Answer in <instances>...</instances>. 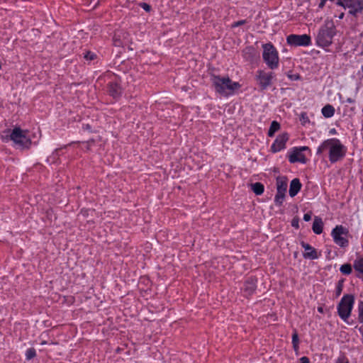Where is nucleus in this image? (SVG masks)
Here are the masks:
<instances>
[{
    "mask_svg": "<svg viewBox=\"0 0 363 363\" xmlns=\"http://www.w3.org/2000/svg\"><path fill=\"white\" fill-rule=\"evenodd\" d=\"M298 344H299L298 335L297 330L296 329H294L293 335H292V345H293V348L296 353H298V350H299Z\"/></svg>",
    "mask_w": 363,
    "mask_h": 363,
    "instance_id": "obj_23",
    "label": "nucleus"
},
{
    "mask_svg": "<svg viewBox=\"0 0 363 363\" xmlns=\"http://www.w3.org/2000/svg\"><path fill=\"white\" fill-rule=\"evenodd\" d=\"M288 140L289 135L286 133L279 135L271 147L272 151L273 152H277L284 149Z\"/></svg>",
    "mask_w": 363,
    "mask_h": 363,
    "instance_id": "obj_10",
    "label": "nucleus"
},
{
    "mask_svg": "<svg viewBox=\"0 0 363 363\" xmlns=\"http://www.w3.org/2000/svg\"><path fill=\"white\" fill-rule=\"evenodd\" d=\"M340 271L343 274L348 275L352 272V267L350 264H345L340 267Z\"/></svg>",
    "mask_w": 363,
    "mask_h": 363,
    "instance_id": "obj_26",
    "label": "nucleus"
},
{
    "mask_svg": "<svg viewBox=\"0 0 363 363\" xmlns=\"http://www.w3.org/2000/svg\"><path fill=\"white\" fill-rule=\"evenodd\" d=\"M359 318H363V301L359 304Z\"/></svg>",
    "mask_w": 363,
    "mask_h": 363,
    "instance_id": "obj_32",
    "label": "nucleus"
},
{
    "mask_svg": "<svg viewBox=\"0 0 363 363\" xmlns=\"http://www.w3.org/2000/svg\"><path fill=\"white\" fill-rule=\"evenodd\" d=\"M343 320L347 324V325H352L354 324V320L353 319H343Z\"/></svg>",
    "mask_w": 363,
    "mask_h": 363,
    "instance_id": "obj_39",
    "label": "nucleus"
},
{
    "mask_svg": "<svg viewBox=\"0 0 363 363\" xmlns=\"http://www.w3.org/2000/svg\"><path fill=\"white\" fill-rule=\"evenodd\" d=\"M108 92L113 97L116 98L121 94L122 90L117 83H111L108 87Z\"/></svg>",
    "mask_w": 363,
    "mask_h": 363,
    "instance_id": "obj_19",
    "label": "nucleus"
},
{
    "mask_svg": "<svg viewBox=\"0 0 363 363\" xmlns=\"http://www.w3.org/2000/svg\"><path fill=\"white\" fill-rule=\"evenodd\" d=\"M354 268L356 271L363 274V255L354 261Z\"/></svg>",
    "mask_w": 363,
    "mask_h": 363,
    "instance_id": "obj_25",
    "label": "nucleus"
},
{
    "mask_svg": "<svg viewBox=\"0 0 363 363\" xmlns=\"http://www.w3.org/2000/svg\"><path fill=\"white\" fill-rule=\"evenodd\" d=\"M286 42L291 46H308L311 44V38L307 34L296 35L291 34L287 36Z\"/></svg>",
    "mask_w": 363,
    "mask_h": 363,
    "instance_id": "obj_8",
    "label": "nucleus"
},
{
    "mask_svg": "<svg viewBox=\"0 0 363 363\" xmlns=\"http://www.w3.org/2000/svg\"><path fill=\"white\" fill-rule=\"evenodd\" d=\"M262 57L267 66L272 69H276L279 66L278 52L272 43H266L262 45Z\"/></svg>",
    "mask_w": 363,
    "mask_h": 363,
    "instance_id": "obj_4",
    "label": "nucleus"
},
{
    "mask_svg": "<svg viewBox=\"0 0 363 363\" xmlns=\"http://www.w3.org/2000/svg\"><path fill=\"white\" fill-rule=\"evenodd\" d=\"M343 17H344V13H342L341 14H340V16H339V18H340V19H342V18H343Z\"/></svg>",
    "mask_w": 363,
    "mask_h": 363,
    "instance_id": "obj_43",
    "label": "nucleus"
},
{
    "mask_svg": "<svg viewBox=\"0 0 363 363\" xmlns=\"http://www.w3.org/2000/svg\"><path fill=\"white\" fill-rule=\"evenodd\" d=\"M142 7L147 11H149L150 10V6L146 3H143Z\"/></svg>",
    "mask_w": 363,
    "mask_h": 363,
    "instance_id": "obj_38",
    "label": "nucleus"
},
{
    "mask_svg": "<svg viewBox=\"0 0 363 363\" xmlns=\"http://www.w3.org/2000/svg\"><path fill=\"white\" fill-rule=\"evenodd\" d=\"M345 3L349 13L353 16L363 11V0H346Z\"/></svg>",
    "mask_w": 363,
    "mask_h": 363,
    "instance_id": "obj_11",
    "label": "nucleus"
},
{
    "mask_svg": "<svg viewBox=\"0 0 363 363\" xmlns=\"http://www.w3.org/2000/svg\"><path fill=\"white\" fill-rule=\"evenodd\" d=\"M347 234V229L342 225H337L331 233L335 243L341 247H345L349 244Z\"/></svg>",
    "mask_w": 363,
    "mask_h": 363,
    "instance_id": "obj_7",
    "label": "nucleus"
},
{
    "mask_svg": "<svg viewBox=\"0 0 363 363\" xmlns=\"http://www.w3.org/2000/svg\"><path fill=\"white\" fill-rule=\"evenodd\" d=\"M325 150L328 151V159L331 163L342 160L347 153V147L335 138L324 140L318 147L316 154L320 155Z\"/></svg>",
    "mask_w": 363,
    "mask_h": 363,
    "instance_id": "obj_1",
    "label": "nucleus"
},
{
    "mask_svg": "<svg viewBox=\"0 0 363 363\" xmlns=\"http://www.w3.org/2000/svg\"><path fill=\"white\" fill-rule=\"evenodd\" d=\"M274 77L273 72H265L262 70L257 72V78L259 80V84L262 89H266L271 85L272 81Z\"/></svg>",
    "mask_w": 363,
    "mask_h": 363,
    "instance_id": "obj_9",
    "label": "nucleus"
},
{
    "mask_svg": "<svg viewBox=\"0 0 363 363\" xmlns=\"http://www.w3.org/2000/svg\"><path fill=\"white\" fill-rule=\"evenodd\" d=\"M129 34L123 30H119L115 33L113 36V44L115 46H122L123 43L128 40Z\"/></svg>",
    "mask_w": 363,
    "mask_h": 363,
    "instance_id": "obj_13",
    "label": "nucleus"
},
{
    "mask_svg": "<svg viewBox=\"0 0 363 363\" xmlns=\"http://www.w3.org/2000/svg\"><path fill=\"white\" fill-rule=\"evenodd\" d=\"M251 189L256 195H261L264 192V185L259 182H256L251 185Z\"/></svg>",
    "mask_w": 363,
    "mask_h": 363,
    "instance_id": "obj_22",
    "label": "nucleus"
},
{
    "mask_svg": "<svg viewBox=\"0 0 363 363\" xmlns=\"http://www.w3.org/2000/svg\"><path fill=\"white\" fill-rule=\"evenodd\" d=\"M336 363H349V361L345 355H341L337 358Z\"/></svg>",
    "mask_w": 363,
    "mask_h": 363,
    "instance_id": "obj_30",
    "label": "nucleus"
},
{
    "mask_svg": "<svg viewBox=\"0 0 363 363\" xmlns=\"http://www.w3.org/2000/svg\"><path fill=\"white\" fill-rule=\"evenodd\" d=\"M301 188V184L298 179H294L290 184L289 195L291 197L295 196Z\"/></svg>",
    "mask_w": 363,
    "mask_h": 363,
    "instance_id": "obj_17",
    "label": "nucleus"
},
{
    "mask_svg": "<svg viewBox=\"0 0 363 363\" xmlns=\"http://www.w3.org/2000/svg\"><path fill=\"white\" fill-rule=\"evenodd\" d=\"M245 23H246L245 20L238 21L237 22H235L233 24V27H238V26H242V25L245 24Z\"/></svg>",
    "mask_w": 363,
    "mask_h": 363,
    "instance_id": "obj_33",
    "label": "nucleus"
},
{
    "mask_svg": "<svg viewBox=\"0 0 363 363\" xmlns=\"http://www.w3.org/2000/svg\"><path fill=\"white\" fill-rule=\"evenodd\" d=\"M280 128V125L278 122L274 121L272 122L269 129L268 130V135L269 137L274 136V133Z\"/></svg>",
    "mask_w": 363,
    "mask_h": 363,
    "instance_id": "obj_24",
    "label": "nucleus"
},
{
    "mask_svg": "<svg viewBox=\"0 0 363 363\" xmlns=\"http://www.w3.org/2000/svg\"><path fill=\"white\" fill-rule=\"evenodd\" d=\"M95 57H96L95 54L93 52H87L84 55V58L86 60H94L95 58Z\"/></svg>",
    "mask_w": 363,
    "mask_h": 363,
    "instance_id": "obj_31",
    "label": "nucleus"
},
{
    "mask_svg": "<svg viewBox=\"0 0 363 363\" xmlns=\"http://www.w3.org/2000/svg\"><path fill=\"white\" fill-rule=\"evenodd\" d=\"M211 81L216 91L223 96L230 95L240 87L238 82H233L228 77L213 75Z\"/></svg>",
    "mask_w": 363,
    "mask_h": 363,
    "instance_id": "obj_2",
    "label": "nucleus"
},
{
    "mask_svg": "<svg viewBox=\"0 0 363 363\" xmlns=\"http://www.w3.org/2000/svg\"><path fill=\"white\" fill-rule=\"evenodd\" d=\"M354 303V297L351 294L344 295L337 306L338 314L340 318H349Z\"/></svg>",
    "mask_w": 363,
    "mask_h": 363,
    "instance_id": "obj_5",
    "label": "nucleus"
},
{
    "mask_svg": "<svg viewBox=\"0 0 363 363\" xmlns=\"http://www.w3.org/2000/svg\"><path fill=\"white\" fill-rule=\"evenodd\" d=\"M346 0H339L337 2V5L338 6H342L344 7L345 9H346V3H345Z\"/></svg>",
    "mask_w": 363,
    "mask_h": 363,
    "instance_id": "obj_35",
    "label": "nucleus"
},
{
    "mask_svg": "<svg viewBox=\"0 0 363 363\" xmlns=\"http://www.w3.org/2000/svg\"><path fill=\"white\" fill-rule=\"evenodd\" d=\"M291 225L293 227H295V228H298V221L297 220H292V223H291Z\"/></svg>",
    "mask_w": 363,
    "mask_h": 363,
    "instance_id": "obj_40",
    "label": "nucleus"
},
{
    "mask_svg": "<svg viewBox=\"0 0 363 363\" xmlns=\"http://www.w3.org/2000/svg\"><path fill=\"white\" fill-rule=\"evenodd\" d=\"M48 320H45V321H43V323L45 324V326H48V325H47V322H48Z\"/></svg>",
    "mask_w": 363,
    "mask_h": 363,
    "instance_id": "obj_46",
    "label": "nucleus"
},
{
    "mask_svg": "<svg viewBox=\"0 0 363 363\" xmlns=\"http://www.w3.org/2000/svg\"><path fill=\"white\" fill-rule=\"evenodd\" d=\"M362 72H363V65L362 66Z\"/></svg>",
    "mask_w": 363,
    "mask_h": 363,
    "instance_id": "obj_48",
    "label": "nucleus"
},
{
    "mask_svg": "<svg viewBox=\"0 0 363 363\" xmlns=\"http://www.w3.org/2000/svg\"><path fill=\"white\" fill-rule=\"evenodd\" d=\"M330 133H335V129L331 130H330Z\"/></svg>",
    "mask_w": 363,
    "mask_h": 363,
    "instance_id": "obj_45",
    "label": "nucleus"
},
{
    "mask_svg": "<svg viewBox=\"0 0 363 363\" xmlns=\"http://www.w3.org/2000/svg\"><path fill=\"white\" fill-rule=\"evenodd\" d=\"M323 223L320 218L315 217L313 223V231L317 235H320L323 232Z\"/></svg>",
    "mask_w": 363,
    "mask_h": 363,
    "instance_id": "obj_18",
    "label": "nucleus"
},
{
    "mask_svg": "<svg viewBox=\"0 0 363 363\" xmlns=\"http://www.w3.org/2000/svg\"><path fill=\"white\" fill-rule=\"evenodd\" d=\"M36 355L35 350L34 348H29L26 352V357L27 359H31Z\"/></svg>",
    "mask_w": 363,
    "mask_h": 363,
    "instance_id": "obj_28",
    "label": "nucleus"
},
{
    "mask_svg": "<svg viewBox=\"0 0 363 363\" xmlns=\"http://www.w3.org/2000/svg\"><path fill=\"white\" fill-rule=\"evenodd\" d=\"M256 289V281L255 280L250 279L245 281L244 285V293L245 296L252 295Z\"/></svg>",
    "mask_w": 363,
    "mask_h": 363,
    "instance_id": "obj_16",
    "label": "nucleus"
},
{
    "mask_svg": "<svg viewBox=\"0 0 363 363\" xmlns=\"http://www.w3.org/2000/svg\"><path fill=\"white\" fill-rule=\"evenodd\" d=\"M289 77L292 80H298L300 79V76L298 74L289 75Z\"/></svg>",
    "mask_w": 363,
    "mask_h": 363,
    "instance_id": "obj_36",
    "label": "nucleus"
},
{
    "mask_svg": "<svg viewBox=\"0 0 363 363\" xmlns=\"http://www.w3.org/2000/svg\"><path fill=\"white\" fill-rule=\"evenodd\" d=\"M335 33V26L333 21L329 20L325 21L324 24L320 28L317 34V45L323 48L330 45Z\"/></svg>",
    "mask_w": 363,
    "mask_h": 363,
    "instance_id": "obj_3",
    "label": "nucleus"
},
{
    "mask_svg": "<svg viewBox=\"0 0 363 363\" xmlns=\"http://www.w3.org/2000/svg\"><path fill=\"white\" fill-rule=\"evenodd\" d=\"M255 55V48L249 46L242 50V56L247 61H252Z\"/></svg>",
    "mask_w": 363,
    "mask_h": 363,
    "instance_id": "obj_20",
    "label": "nucleus"
},
{
    "mask_svg": "<svg viewBox=\"0 0 363 363\" xmlns=\"http://www.w3.org/2000/svg\"><path fill=\"white\" fill-rule=\"evenodd\" d=\"M322 113L325 118H330L335 113V108L333 106L328 104L322 108Z\"/></svg>",
    "mask_w": 363,
    "mask_h": 363,
    "instance_id": "obj_21",
    "label": "nucleus"
},
{
    "mask_svg": "<svg viewBox=\"0 0 363 363\" xmlns=\"http://www.w3.org/2000/svg\"><path fill=\"white\" fill-rule=\"evenodd\" d=\"M288 186L287 179L284 177L277 178V193L285 194Z\"/></svg>",
    "mask_w": 363,
    "mask_h": 363,
    "instance_id": "obj_15",
    "label": "nucleus"
},
{
    "mask_svg": "<svg viewBox=\"0 0 363 363\" xmlns=\"http://www.w3.org/2000/svg\"><path fill=\"white\" fill-rule=\"evenodd\" d=\"M46 343H47V342H46V341H43V342H41V345H45Z\"/></svg>",
    "mask_w": 363,
    "mask_h": 363,
    "instance_id": "obj_47",
    "label": "nucleus"
},
{
    "mask_svg": "<svg viewBox=\"0 0 363 363\" xmlns=\"http://www.w3.org/2000/svg\"><path fill=\"white\" fill-rule=\"evenodd\" d=\"M347 101H348L349 103H352L354 101H353L352 99H347Z\"/></svg>",
    "mask_w": 363,
    "mask_h": 363,
    "instance_id": "obj_44",
    "label": "nucleus"
},
{
    "mask_svg": "<svg viewBox=\"0 0 363 363\" xmlns=\"http://www.w3.org/2000/svg\"><path fill=\"white\" fill-rule=\"evenodd\" d=\"M308 150V147L306 146H303V147H301L299 149H298V150H300L301 152H302L303 150Z\"/></svg>",
    "mask_w": 363,
    "mask_h": 363,
    "instance_id": "obj_42",
    "label": "nucleus"
},
{
    "mask_svg": "<svg viewBox=\"0 0 363 363\" xmlns=\"http://www.w3.org/2000/svg\"><path fill=\"white\" fill-rule=\"evenodd\" d=\"M289 160L291 163L301 162L305 164L307 162L306 156L298 149L294 150L289 155Z\"/></svg>",
    "mask_w": 363,
    "mask_h": 363,
    "instance_id": "obj_14",
    "label": "nucleus"
},
{
    "mask_svg": "<svg viewBox=\"0 0 363 363\" xmlns=\"http://www.w3.org/2000/svg\"><path fill=\"white\" fill-rule=\"evenodd\" d=\"M311 219V213H308L304 214V216H303V220H304L305 221H309Z\"/></svg>",
    "mask_w": 363,
    "mask_h": 363,
    "instance_id": "obj_37",
    "label": "nucleus"
},
{
    "mask_svg": "<svg viewBox=\"0 0 363 363\" xmlns=\"http://www.w3.org/2000/svg\"><path fill=\"white\" fill-rule=\"evenodd\" d=\"M327 0H321L319 5H318V7L320 9H323L325 4V2H326Z\"/></svg>",
    "mask_w": 363,
    "mask_h": 363,
    "instance_id": "obj_41",
    "label": "nucleus"
},
{
    "mask_svg": "<svg viewBox=\"0 0 363 363\" xmlns=\"http://www.w3.org/2000/svg\"><path fill=\"white\" fill-rule=\"evenodd\" d=\"M284 197H285V194L277 193L275 198H274V202H275L276 205L281 206L283 203Z\"/></svg>",
    "mask_w": 363,
    "mask_h": 363,
    "instance_id": "obj_27",
    "label": "nucleus"
},
{
    "mask_svg": "<svg viewBox=\"0 0 363 363\" xmlns=\"http://www.w3.org/2000/svg\"><path fill=\"white\" fill-rule=\"evenodd\" d=\"M301 246L305 250V252L303 253L304 258L315 259L318 257L316 250L309 244L302 242Z\"/></svg>",
    "mask_w": 363,
    "mask_h": 363,
    "instance_id": "obj_12",
    "label": "nucleus"
},
{
    "mask_svg": "<svg viewBox=\"0 0 363 363\" xmlns=\"http://www.w3.org/2000/svg\"><path fill=\"white\" fill-rule=\"evenodd\" d=\"M300 121L303 125H305L306 123L309 122V119L306 113H302L301 114Z\"/></svg>",
    "mask_w": 363,
    "mask_h": 363,
    "instance_id": "obj_29",
    "label": "nucleus"
},
{
    "mask_svg": "<svg viewBox=\"0 0 363 363\" xmlns=\"http://www.w3.org/2000/svg\"><path fill=\"white\" fill-rule=\"evenodd\" d=\"M10 138L15 144L23 148H28L31 144L30 139L27 135V131L20 128H15L12 130Z\"/></svg>",
    "mask_w": 363,
    "mask_h": 363,
    "instance_id": "obj_6",
    "label": "nucleus"
},
{
    "mask_svg": "<svg viewBox=\"0 0 363 363\" xmlns=\"http://www.w3.org/2000/svg\"><path fill=\"white\" fill-rule=\"evenodd\" d=\"M299 363H310V359L307 357H302L299 359Z\"/></svg>",
    "mask_w": 363,
    "mask_h": 363,
    "instance_id": "obj_34",
    "label": "nucleus"
}]
</instances>
